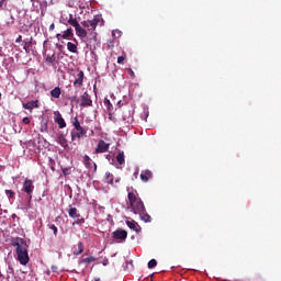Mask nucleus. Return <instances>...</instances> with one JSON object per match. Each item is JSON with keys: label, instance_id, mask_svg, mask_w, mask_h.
Instances as JSON below:
<instances>
[{"label": "nucleus", "instance_id": "1", "mask_svg": "<svg viewBox=\"0 0 281 281\" xmlns=\"http://www.w3.org/2000/svg\"><path fill=\"white\" fill-rule=\"evenodd\" d=\"M127 209L131 210L133 214H137L144 223H150L151 217L146 211L144 201H142L139 192L133 188H127Z\"/></svg>", "mask_w": 281, "mask_h": 281}, {"label": "nucleus", "instance_id": "2", "mask_svg": "<svg viewBox=\"0 0 281 281\" xmlns=\"http://www.w3.org/2000/svg\"><path fill=\"white\" fill-rule=\"evenodd\" d=\"M13 247H16V256L20 265H27L30 262V255L27 254V244L21 239V243L19 241H13L12 243Z\"/></svg>", "mask_w": 281, "mask_h": 281}, {"label": "nucleus", "instance_id": "3", "mask_svg": "<svg viewBox=\"0 0 281 281\" xmlns=\"http://www.w3.org/2000/svg\"><path fill=\"white\" fill-rule=\"evenodd\" d=\"M82 27H87L89 32H94V30L100 25H104V20L102 19V15H94L93 20L90 21H83L81 23Z\"/></svg>", "mask_w": 281, "mask_h": 281}, {"label": "nucleus", "instance_id": "4", "mask_svg": "<svg viewBox=\"0 0 281 281\" xmlns=\"http://www.w3.org/2000/svg\"><path fill=\"white\" fill-rule=\"evenodd\" d=\"M22 192H25L30 199L34 192V182L31 179H25L22 186Z\"/></svg>", "mask_w": 281, "mask_h": 281}, {"label": "nucleus", "instance_id": "5", "mask_svg": "<svg viewBox=\"0 0 281 281\" xmlns=\"http://www.w3.org/2000/svg\"><path fill=\"white\" fill-rule=\"evenodd\" d=\"M112 238L119 240V243H124L128 238V233L122 228H119L112 233Z\"/></svg>", "mask_w": 281, "mask_h": 281}, {"label": "nucleus", "instance_id": "6", "mask_svg": "<svg viewBox=\"0 0 281 281\" xmlns=\"http://www.w3.org/2000/svg\"><path fill=\"white\" fill-rule=\"evenodd\" d=\"M79 104L80 106H93V101L91 100V95H89L87 92H83V94L79 98Z\"/></svg>", "mask_w": 281, "mask_h": 281}, {"label": "nucleus", "instance_id": "7", "mask_svg": "<svg viewBox=\"0 0 281 281\" xmlns=\"http://www.w3.org/2000/svg\"><path fill=\"white\" fill-rule=\"evenodd\" d=\"M85 85V71L79 70L77 74V78L74 81V88L80 89Z\"/></svg>", "mask_w": 281, "mask_h": 281}, {"label": "nucleus", "instance_id": "8", "mask_svg": "<svg viewBox=\"0 0 281 281\" xmlns=\"http://www.w3.org/2000/svg\"><path fill=\"white\" fill-rule=\"evenodd\" d=\"M111 145L109 144V143H106V142H104V140H99V143H98V146H97V148H95V153H97V155H100V154H102V153H106V151H109V147H110Z\"/></svg>", "mask_w": 281, "mask_h": 281}, {"label": "nucleus", "instance_id": "9", "mask_svg": "<svg viewBox=\"0 0 281 281\" xmlns=\"http://www.w3.org/2000/svg\"><path fill=\"white\" fill-rule=\"evenodd\" d=\"M54 116L55 123L58 124L59 128H65L67 126V123L65 122V119H63V114H60L59 111H55Z\"/></svg>", "mask_w": 281, "mask_h": 281}, {"label": "nucleus", "instance_id": "10", "mask_svg": "<svg viewBox=\"0 0 281 281\" xmlns=\"http://www.w3.org/2000/svg\"><path fill=\"white\" fill-rule=\"evenodd\" d=\"M83 165L89 170L93 168L94 172L98 170V165H95V162H93V160H91V158L88 155L83 156Z\"/></svg>", "mask_w": 281, "mask_h": 281}, {"label": "nucleus", "instance_id": "11", "mask_svg": "<svg viewBox=\"0 0 281 281\" xmlns=\"http://www.w3.org/2000/svg\"><path fill=\"white\" fill-rule=\"evenodd\" d=\"M153 179V171L150 170H145L140 172V180L143 183H148Z\"/></svg>", "mask_w": 281, "mask_h": 281}, {"label": "nucleus", "instance_id": "12", "mask_svg": "<svg viewBox=\"0 0 281 281\" xmlns=\"http://www.w3.org/2000/svg\"><path fill=\"white\" fill-rule=\"evenodd\" d=\"M78 132L71 133V139L75 142L76 139H81V137H85L87 135V130H77Z\"/></svg>", "mask_w": 281, "mask_h": 281}, {"label": "nucleus", "instance_id": "13", "mask_svg": "<svg viewBox=\"0 0 281 281\" xmlns=\"http://www.w3.org/2000/svg\"><path fill=\"white\" fill-rule=\"evenodd\" d=\"M57 38L70 40L74 36V30L68 29L64 32V34H57Z\"/></svg>", "mask_w": 281, "mask_h": 281}, {"label": "nucleus", "instance_id": "14", "mask_svg": "<svg viewBox=\"0 0 281 281\" xmlns=\"http://www.w3.org/2000/svg\"><path fill=\"white\" fill-rule=\"evenodd\" d=\"M23 109H26L27 111L38 109V101H29L26 103H23Z\"/></svg>", "mask_w": 281, "mask_h": 281}, {"label": "nucleus", "instance_id": "15", "mask_svg": "<svg viewBox=\"0 0 281 281\" xmlns=\"http://www.w3.org/2000/svg\"><path fill=\"white\" fill-rule=\"evenodd\" d=\"M75 31L77 36H79V38H87V30L80 26V24L75 27Z\"/></svg>", "mask_w": 281, "mask_h": 281}, {"label": "nucleus", "instance_id": "16", "mask_svg": "<svg viewBox=\"0 0 281 281\" xmlns=\"http://www.w3.org/2000/svg\"><path fill=\"white\" fill-rule=\"evenodd\" d=\"M57 144H59L63 148H67V146H69V143L67 142V138H65L64 134H58Z\"/></svg>", "mask_w": 281, "mask_h": 281}, {"label": "nucleus", "instance_id": "17", "mask_svg": "<svg viewBox=\"0 0 281 281\" xmlns=\"http://www.w3.org/2000/svg\"><path fill=\"white\" fill-rule=\"evenodd\" d=\"M63 93V90L60 89V87H55L53 90H50V95L52 98H60V94Z\"/></svg>", "mask_w": 281, "mask_h": 281}, {"label": "nucleus", "instance_id": "18", "mask_svg": "<svg viewBox=\"0 0 281 281\" xmlns=\"http://www.w3.org/2000/svg\"><path fill=\"white\" fill-rule=\"evenodd\" d=\"M68 215L70 216V218H80V214L78 213V209L76 207H70L68 210Z\"/></svg>", "mask_w": 281, "mask_h": 281}, {"label": "nucleus", "instance_id": "19", "mask_svg": "<svg viewBox=\"0 0 281 281\" xmlns=\"http://www.w3.org/2000/svg\"><path fill=\"white\" fill-rule=\"evenodd\" d=\"M67 49L68 52H71V54H77L78 52V44H74L71 42L67 43Z\"/></svg>", "mask_w": 281, "mask_h": 281}, {"label": "nucleus", "instance_id": "20", "mask_svg": "<svg viewBox=\"0 0 281 281\" xmlns=\"http://www.w3.org/2000/svg\"><path fill=\"white\" fill-rule=\"evenodd\" d=\"M69 25H72V27H78L80 25V23H78V20L76 18H74L72 14L69 15V20H68Z\"/></svg>", "mask_w": 281, "mask_h": 281}, {"label": "nucleus", "instance_id": "21", "mask_svg": "<svg viewBox=\"0 0 281 281\" xmlns=\"http://www.w3.org/2000/svg\"><path fill=\"white\" fill-rule=\"evenodd\" d=\"M126 225L127 227H130V229H133L134 232H139V229L137 228V223L135 221H126Z\"/></svg>", "mask_w": 281, "mask_h": 281}, {"label": "nucleus", "instance_id": "22", "mask_svg": "<svg viewBox=\"0 0 281 281\" xmlns=\"http://www.w3.org/2000/svg\"><path fill=\"white\" fill-rule=\"evenodd\" d=\"M85 251V247L82 246V241L78 243V247L74 250V256H80Z\"/></svg>", "mask_w": 281, "mask_h": 281}, {"label": "nucleus", "instance_id": "23", "mask_svg": "<svg viewBox=\"0 0 281 281\" xmlns=\"http://www.w3.org/2000/svg\"><path fill=\"white\" fill-rule=\"evenodd\" d=\"M72 125L75 126L76 131H82L85 127L80 126V121H78V116L72 120Z\"/></svg>", "mask_w": 281, "mask_h": 281}, {"label": "nucleus", "instance_id": "24", "mask_svg": "<svg viewBox=\"0 0 281 281\" xmlns=\"http://www.w3.org/2000/svg\"><path fill=\"white\" fill-rule=\"evenodd\" d=\"M116 161L120 164V166H124V164H125V159H124V153H120V154H117V156H116Z\"/></svg>", "mask_w": 281, "mask_h": 281}, {"label": "nucleus", "instance_id": "25", "mask_svg": "<svg viewBox=\"0 0 281 281\" xmlns=\"http://www.w3.org/2000/svg\"><path fill=\"white\" fill-rule=\"evenodd\" d=\"M105 183H113V175H111V172H105Z\"/></svg>", "mask_w": 281, "mask_h": 281}, {"label": "nucleus", "instance_id": "26", "mask_svg": "<svg viewBox=\"0 0 281 281\" xmlns=\"http://www.w3.org/2000/svg\"><path fill=\"white\" fill-rule=\"evenodd\" d=\"M24 47L23 49L25 50L26 54H30V47H32V38L29 42H24Z\"/></svg>", "mask_w": 281, "mask_h": 281}, {"label": "nucleus", "instance_id": "27", "mask_svg": "<svg viewBox=\"0 0 281 281\" xmlns=\"http://www.w3.org/2000/svg\"><path fill=\"white\" fill-rule=\"evenodd\" d=\"M82 262H85L86 265H89L90 262H95V257L93 256L87 257L82 259Z\"/></svg>", "mask_w": 281, "mask_h": 281}, {"label": "nucleus", "instance_id": "28", "mask_svg": "<svg viewBox=\"0 0 281 281\" xmlns=\"http://www.w3.org/2000/svg\"><path fill=\"white\" fill-rule=\"evenodd\" d=\"M46 63H48L49 65H54V63H56V56H54V55L47 56Z\"/></svg>", "mask_w": 281, "mask_h": 281}, {"label": "nucleus", "instance_id": "29", "mask_svg": "<svg viewBox=\"0 0 281 281\" xmlns=\"http://www.w3.org/2000/svg\"><path fill=\"white\" fill-rule=\"evenodd\" d=\"M48 227L53 231L54 236H58V227H56L54 224H49Z\"/></svg>", "mask_w": 281, "mask_h": 281}, {"label": "nucleus", "instance_id": "30", "mask_svg": "<svg viewBox=\"0 0 281 281\" xmlns=\"http://www.w3.org/2000/svg\"><path fill=\"white\" fill-rule=\"evenodd\" d=\"M147 267L148 269H155V267H157V261L155 259L149 260Z\"/></svg>", "mask_w": 281, "mask_h": 281}, {"label": "nucleus", "instance_id": "31", "mask_svg": "<svg viewBox=\"0 0 281 281\" xmlns=\"http://www.w3.org/2000/svg\"><path fill=\"white\" fill-rule=\"evenodd\" d=\"M5 194H7L8 199H14L16 193H14V191H12V190H5Z\"/></svg>", "mask_w": 281, "mask_h": 281}, {"label": "nucleus", "instance_id": "32", "mask_svg": "<svg viewBox=\"0 0 281 281\" xmlns=\"http://www.w3.org/2000/svg\"><path fill=\"white\" fill-rule=\"evenodd\" d=\"M85 223V217L77 218L76 222L72 223V225H82Z\"/></svg>", "mask_w": 281, "mask_h": 281}, {"label": "nucleus", "instance_id": "33", "mask_svg": "<svg viewBox=\"0 0 281 281\" xmlns=\"http://www.w3.org/2000/svg\"><path fill=\"white\" fill-rule=\"evenodd\" d=\"M124 60H126V57H124V56H119L117 57L119 65H122V63H124Z\"/></svg>", "mask_w": 281, "mask_h": 281}, {"label": "nucleus", "instance_id": "34", "mask_svg": "<svg viewBox=\"0 0 281 281\" xmlns=\"http://www.w3.org/2000/svg\"><path fill=\"white\" fill-rule=\"evenodd\" d=\"M127 74L131 76V78H135V72L133 71V69L128 68Z\"/></svg>", "mask_w": 281, "mask_h": 281}, {"label": "nucleus", "instance_id": "35", "mask_svg": "<svg viewBox=\"0 0 281 281\" xmlns=\"http://www.w3.org/2000/svg\"><path fill=\"white\" fill-rule=\"evenodd\" d=\"M23 124H30V117L25 116L23 120H22Z\"/></svg>", "mask_w": 281, "mask_h": 281}, {"label": "nucleus", "instance_id": "36", "mask_svg": "<svg viewBox=\"0 0 281 281\" xmlns=\"http://www.w3.org/2000/svg\"><path fill=\"white\" fill-rule=\"evenodd\" d=\"M52 271H53V273H58V267L57 266H52Z\"/></svg>", "mask_w": 281, "mask_h": 281}, {"label": "nucleus", "instance_id": "37", "mask_svg": "<svg viewBox=\"0 0 281 281\" xmlns=\"http://www.w3.org/2000/svg\"><path fill=\"white\" fill-rule=\"evenodd\" d=\"M91 36H92L93 41H98V40H97V38H98V33L92 32V33H91Z\"/></svg>", "mask_w": 281, "mask_h": 281}, {"label": "nucleus", "instance_id": "38", "mask_svg": "<svg viewBox=\"0 0 281 281\" xmlns=\"http://www.w3.org/2000/svg\"><path fill=\"white\" fill-rule=\"evenodd\" d=\"M23 41V36L19 35L15 40V43H21Z\"/></svg>", "mask_w": 281, "mask_h": 281}, {"label": "nucleus", "instance_id": "39", "mask_svg": "<svg viewBox=\"0 0 281 281\" xmlns=\"http://www.w3.org/2000/svg\"><path fill=\"white\" fill-rule=\"evenodd\" d=\"M54 27H56V25H55L54 23H52V24L49 25V32L54 31Z\"/></svg>", "mask_w": 281, "mask_h": 281}, {"label": "nucleus", "instance_id": "40", "mask_svg": "<svg viewBox=\"0 0 281 281\" xmlns=\"http://www.w3.org/2000/svg\"><path fill=\"white\" fill-rule=\"evenodd\" d=\"M64 175H69V169H63Z\"/></svg>", "mask_w": 281, "mask_h": 281}, {"label": "nucleus", "instance_id": "41", "mask_svg": "<svg viewBox=\"0 0 281 281\" xmlns=\"http://www.w3.org/2000/svg\"><path fill=\"white\" fill-rule=\"evenodd\" d=\"M5 1H3V0H1L0 1V8H3V3H4Z\"/></svg>", "mask_w": 281, "mask_h": 281}, {"label": "nucleus", "instance_id": "42", "mask_svg": "<svg viewBox=\"0 0 281 281\" xmlns=\"http://www.w3.org/2000/svg\"><path fill=\"white\" fill-rule=\"evenodd\" d=\"M76 98H78L77 94H75V95L71 97L72 100H76Z\"/></svg>", "mask_w": 281, "mask_h": 281}, {"label": "nucleus", "instance_id": "43", "mask_svg": "<svg viewBox=\"0 0 281 281\" xmlns=\"http://www.w3.org/2000/svg\"><path fill=\"white\" fill-rule=\"evenodd\" d=\"M47 276H49V270L46 271Z\"/></svg>", "mask_w": 281, "mask_h": 281}, {"label": "nucleus", "instance_id": "44", "mask_svg": "<svg viewBox=\"0 0 281 281\" xmlns=\"http://www.w3.org/2000/svg\"><path fill=\"white\" fill-rule=\"evenodd\" d=\"M0 100H1V92H0Z\"/></svg>", "mask_w": 281, "mask_h": 281}]
</instances>
